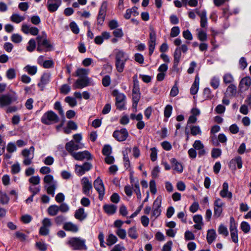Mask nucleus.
I'll return each mask as SVG.
<instances>
[{
	"mask_svg": "<svg viewBox=\"0 0 251 251\" xmlns=\"http://www.w3.org/2000/svg\"><path fill=\"white\" fill-rule=\"evenodd\" d=\"M37 42V50L39 52H48L53 50V46L47 39V35L45 31L36 38Z\"/></svg>",
	"mask_w": 251,
	"mask_h": 251,
	"instance_id": "1",
	"label": "nucleus"
},
{
	"mask_svg": "<svg viewBox=\"0 0 251 251\" xmlns=\"http://www.w3.org/2000/svg\"><path fill=\"white\" fill-rule=\"evenodd\" d=\"M59 121V117L52 110H49L45 112L41 118V122L46 125L56 124Z\"/></svg>",
	"mask_w": 251,
	"mask_h": 251,
	"instance_id": "2",
	"label": "nucleus"
},
{
	"mask_svg": "<svg viewBox=\"0 0 251 251\" xmlns=\"http://www.w3.org/2000/svg\"><path fill=\"white\" fill-rule=\"evenodd\" d=\"M112 95L115 97V105L117 109L123 110L126 109V95L120 93L117 89H114L112 93Z\"/></svg>",
	"mask_w": 251,
	"mask_h": 251,
	"instance_id": "3",
	"label": "nucleus"
},
{
	"mask_svg": "<svg viewBox=\"0 0 251 251\" xmlns=\"http://www.w3.org/2000/svg\"><path fill=\"white\" fill-rule=\"evenodd\" d=\"M44 182L47 185H45L47 193L51 195H54V191L57 187V182L53 180V177L51 175H47L44 176Z\"/></svg>",
	"mask_w": 251,
	"mask_h": 251,
	"instance_id": "4",
	"label": "nucleus"
},
{
	"mask_svg": "<svg viewBox=\"0 0 251 251\" xmlns=\"http://www.w3.org/2000/svg\"><path fill=\"white\" fill-rule=\"evenodd\" d=\"M85 240L80 237L71 238L67 244L70 245L74 250H86V246L85 244Z\"/></svg>",
	"mask_w": 251,
	"mask_h": 251,
	"instance_id": "5",
	"label": "nucleus"
},
{
	"mask_svg": "<svg viewBox=\"0 0 251 251\" xmlns=\"http://www.w3.org/2000/svg\"><path fill=\"white\" fill-rule=\"evenodd\" d=\"M16 94L12 95L10 94L0 95V107H3L10 105L17 100Z\"/></svg>",
	"mask_w": 251,
	"mask_h": 251,
	"instance_id": "6",
	"label": "nucleus"
},
{
	"mask_svg": "<svg viewBox=\"0 0 251 251\" xmlns=\"http://www.w3.org/2000/svg\"><path fill=\"white\" fill-rule=\"evenodd\" d=\"M156 33L153 27H150V34L149 39V54L151 55L154 51L156 46Z\"/></svg>",
	"mask_w": 251,
	"mask_h": 251,
	"instance_id": "7",
	"label": "nucleus"
},
{
	"mask_svg": "<svg viewBox=\"0 0 251 251\" xmlns=\"http://www.w3.org/2000/svg\"><path fill=\"white\" fill-rule=\"evenodd\" d=\"M34 147L31 146L29 149H25L22 151V154L24 157L25 159L23 161V164L25 165L28 166L32 162V159L34 157Z\"/></svg>",
	"mask_w": 251,
	"mask_h": 251,
	"instance_id": "8",
	"label": "nucleus"
},
{
	"mask_svg": "<svg viewBox=\"0 0 251 251\" xmlns=\"http://www.w3.org/2000/svg\"><path fill=\"white\" fill-rule=\"evenodd\" d=\"M107 9V2L103 1L99 9L97 16V24L102 25L105 20L106 13Z\"/></svg>",
	"mask_w": 251,
	"mask_h": 251,
	"instance_id": "9",
	"label": "nucleus"
},
{
	"mask_svg": "<svg viewBox=\"0 0 251 251\" xmlns=\"http://www.w3.org/2000/svg\"><path fill=\"white\" fill-rule=\"evenodd\" d=\"M94 187L99 193V199L102 201L105 194V189L102 179L98 177L94 181Z\"/></svg>",
	"mask_w": 251,
	"mask_h": 251,
	"instance_id": "10",
	"label": "nucleus"
},
{
	"mask_svg": "<svg viewBox=\"0 0 251 251\" xmlns=\"http://www.w3.org/2000/svg\"><path fill=\"white\" fill-rule=\"evenodd\" d=\"M129 135L127 129L123 128L120 130H116L113 133V137L119 142L125 141Z\"/></svg>",
	"mask_w": 251,
	"mask_h": 251,
	"instance_id": "11",
	"label": "nucleus"
},
{
	"mask_svg": "<svg viewBox=\"0 0 251 251\" xmlns=\"http://www.w3.org/2000/svg\"><path fill=\"white\" fill-rule=\"evenodd\" d=\"M92 168V164L86 162L81 165L76 164L75 165V171L77 176H81L86 172L90 171Z\"/></svg>",
	"mask_w": 251,
	"mask_h": 251,
	"instance_id": "12",
	"label": "nucleus"
},
{
	"mask_svg": "<svg viewBox=\"0 0 251 251\" xmlns=\"http://www.w3.org/2000/svg\"><path fill=\"white\" fill-rule=\"evenodd\" d=\"M224 205V203L220 198L216 199L214 202V217L215 218H218L221 216Z\"/></svg>",
	"mask_w": 251,
	"mask_h": 251,
	"instance_id": "13",
	"label": "nucleus"
},
{
	"mask_svg": "<svg viewBox=\"0 0 251 251\" xmlns=\"http://www.w3.org/2000/svg\"><path fill=\"white\" fill-rule=\"evenodd\" d=\"M72 156L75 160L80 161H82L85 159H87V160H90L93 159L92 155L87 151L72 153Z\"/></svg>",
	"mask_w": 251,
	"mask_h": 251,
	"instance_id": "14",
	"label": "nucleus"
},
{
	"mask_svg": "<svg viewBox=\"0 0 251 251\" xmlns=\"http://www.w3.org/2000/svg\"><path fill=\"white\" fill-rule=\"evenodd\" d=\"M82 186L83 193L87 196H89L90 191L92 189L93 186L91 181L87 177H83L81 180Z\"/></svg>",
	"mask_w": 251,
	"mask_h": 251,
	"instance_id": "15",
	"label": "nucleus"
},
{
	"mask_svg": "<svg viewBox=\"0 0 251 251\" xmlns=\"http://www.w3.org/2000/svg\"><path fill=\"white\" fill-rule=\"evenodd\" d=\"M61 0H48L47 7L50 12L56 11L61 5Z\"/></svg>",
	"mask_w": 251,
	"mask_h": 251,
	"instance_id": "16",
	"label": "nucleus"
},
{
	"mask_svg": "<svg viewBox=\"0 0 251 251\" xmlns=\"http://www.w3.org/2000/svg\"><path fill=\"white\" fill-rule=\"evenodd\" d=\"M90 80L87 77L78 79L73 85L74 89H81L89 85Z\"/></svg>",
	"mask_w": 251,
	"mask_h": 251,
	"instance_id": "17",
	"label": "nucleus"
},
{
	"mask_svg": "<svg viewBox=\"0 0 251 251\" xmlns=\"http://www.w3.org/2000/svg\"><path fill=\"white\" fill-rule=\"evenodd\" d=\"M50 77L51 75L50 73H44L42 75L40 81L37 84V86L40 88L41 91H43L45 86L50 82Z\"/></svg>",
	"mask_w": 251,
	"mask_h": 251,
	"instance_id": "18",
	"label": "nucleus"
},
{
	"mask_svg": "<svg viewBox=\"0 0 251 251\" xmlns=\"http://www.w3.org/2000/svg\"><path fill=\"white\" fill-rule=\"evenodd\" d=\"M243 161L242 158L240 156H237L234 158L232 159L229 163L228 166L230 168L236 170V165H237L238 169L242 168Z\"/></svg>",
	"mask_w": 251,
	"mask_h": 251,
	"instance_id": "19",
	"label": "nucleus"
},
{
	"mask_svg": "<svg viewBox=\"0 0 251 251\" xmlns=\"http://www.w3.org/2000/svg\"><path fill=\"white\" fill-rule=\"evenodd\" d=\"M161 202L160 200L156 199L153 203V208L152 216L156 218L158 217L161 213Z\"/></svg>",
	"mask_w": 251,
	"mask_h": 251,
	"instance_id": "20",
	"label": "nucleus"
},
{
	"mask_svg": "<svg viewBox=\"0 0 251 251\" xmlns=\"http://www.w3.org/2000/svg\"><path fill=\"white\" fill-rule=\"evenodd\" d=\"M220 195L222 198H227L231 199L232 198V194L231 192L228 191V184L226 182H225L223 184L222 190L220 192Z\"/></svg>",
	"mask_w": 251,
	"mask_h": 251,
	"instance_id": "21",
	"label": "nucleus"
},
{
	"mask_svg": "<svg viewBox=\"0 0 251 251\" xmlns=\"http://www.w3.org/2000/svg\"><path fill=\"white\" fill-rule=\"evenodd\" d=\"M128 56L126 53L122 50H117L115 54V61L126 62Z\"/></svg>",
	"mask_w": 251,
	"mask_h": 251,
	"instance_id": "22",
	"label": "nucleus"
},
{
	"mask_svg": "<svg viewBox=\"0 0 251 251\" xmlns=\"http://www.w3.org/2000/svg\"><path fill=\"white\" fill-rule=\"evenodd\" d=\"M63 228L66 231L74 233H76L78 231V226L71 222H65L63 225Z\"/></svg>",
	"mask_w": 251,
	"mask_h": 251,
	"instance_id": "23",
	"label": "nucleus"
},
{
	"mask_svg": "<svg viewBox=\"0 0 251 251\" xmlns=\"http://www.w3.org/2000/svg\"><path fill=\"white\" fill-rule=\"evenodd\" d=\"M196 13L201 18V27L204 28L207 26V19L206 17V12L205 10L200 12L197 9L196 10Z\"/></svg>",
	"mask_w": 251,
	"mask_h": 251,
	"instance_id": "24",
	"label": "nucleus"
},
{
	"mask_svg": "<svg viewBox=\"0 0 251 251\" xmlns=\"http://www.w3.org/2000/svg\"><path fill=\"white\" fill-rule=\"evenodd\" d=\"M79 145L77 144H75V142L72 140L67 142L65 145L66 150L72 155V153H75L74 151L77 150L79 149Z\"/></svg>",
	"mask_w": 251,
	"mask_h": 251,
	"instance_id": "25",
	"label": "nucleus"
},
{
	"mask_svg": "<svg viewBox=\"0 0 251 251\" xmlns=\"http://www.w3.org/2000/svg\"><path fill=\"white\" fill-rule=\"evenodd\" d=\"M251 85V78L249 76L243 78L239 83V87L244 90H248Z\"/></svg>",
	"mask_w": 251,
	"mask_h": 251,
	"instance_id": "26",
	"label": "nucleus"
},
{
	"mask_svg": "<svg viewBox=\"0 0 251 251\" xmlns=\"http://www.w3.org/2000/svg\"><path fill=\"white\" fill-rule=\"evenodd\" d=\"M200 78L198 75H196L195 80L190 88V93L192 95H196L199 88Z\"/></svg>",
	"mask_w": 251,
	"mask_h": 251,
	"instance_id": "27",
	"label": "nucleus"
},
{
	"mask_svg": "<svg viewBox=\"0 0 251 251\" xmlns=\"http://www.w3.org/2000/svg\"><path fill=\"white\" fill-rule=\"evenodd\" d=\"M117 208V206L114 204H104L103 206V209L105 213H106L108 215H113L115 213L116 210Z\"/></svg>",
	"mask_w": 251,
	"mask_h": 251,
	"instance_id": "28",
	"label": "nucleus"
},
{
	"mask_svg": "<svg viewBox=\"0 0 251 251\" xmlns=\"http://www.w3.org/2000/svg\"><path fill=\"white\" fill-rule=\"evenodd\" d=\"M74 216L76 219L81 221L87 217V215L85 213L83 208L79 207L75 211Z\"/></svg>",
	"mask_w": 251,
	"mask_h": 251,
	"instance_id": "29",
	"label": "nucleus"
},
{
	"mask_svg": "<svg viewBox=\"0 0 251 251\" xmlns=\"http://www.w3.org/2000/svg\"><path fill=\"white\" fill-rule=\"evenodd\" d=\"M170 161L174 170L179 173L183 172V169L182 165L175 158H172Z\"/></svg>",
	"mask_w": 251,
	"mask_h": 251,
	"instance_id": "30",
	"label": "nucleus"
},
{
	"mask_svg": "<svg viewBox=\"0 0 251 251\" xmlns=\"http://www.w3.org/2000/svg\"><path fill=\"white\" fill-rule=\"evenodd\" d=\"M216 237V234L214 229H211L208 230L206 235V240L209 244H211L215 240Z\"/></svg>",
	"mask_w": 251,
	"mask_h": 251,
	"instance_id": "31",
	"label": "nucleus"
},
{
	"mask_svg": "<svg viewBox=\"0 0 251 251\" xmlns=\"http://www.w3.org/2000/svg\"><path fill=\"white\" fill-rule=\"evenodd\" d=\"M24 70L27 72L28 75H33L37 72V67L36 66L27 65L24 68Z\"/></svg>",
	"mask_w": 251,
	"mask_h": 251,
	"instance_id": "32",
	"label": "nucleus"
},
{
	"mask_svg": "<svg viewBox=\"0 0 251 251\" xmlns=\"http://www.w3.org/2000/svg\"><path fill=\"white\" fill-rule=\"evenodd\" d=\"M47 212L50 216H56L59 212L58 206L55 204L50 206L47 209Z\"/></svg>",
	"mask_w": 251,
	"mask_h": 251,
	"instance_id": "33",
	"label": "nucleus"
},
{
	"mask_svg": "<svg viewBox=\"0 0 251 251\" xmlns=\"http://www.w3.org/2000/svg\"><path fill=\"white\" fill-rule=\"evenodd\" d=\"M53 108L58 111V114L62 118H65L64 110L60 101H57L54 103Z\"/></svg>",
	"mask_w": 251,
	"mask_h": 251,
	"instance_id": "34",
	"label": "nucleus"
},
{
	"mask_svg": "<svg viewBox=\"0 0 251 251\" xmlns=\"http://www.w3.org/2000/svg\"><path fill=\"white\" fill-rule=\"evenodd\" d=\"M64 101L71 107H74L77 105V100L75 98L70 96L66 97L64 99Z\"/></svg>",
	"mask_w": 251,
	"mask_h": 251,
	"instance_id": "35",
	"label": "nucleus"
},
{
	"mask_svg": "<svg viewBox=\"0 0 251 251\" xmlns=\"http://www.w3.org/2000/svg\"><path fill=\"white\" fill-rule=\"evenodd\" d=\"M232 241L237 243L238 242V230L237 228H229Z\"/></svg>",
	"mask_w": 251,
	"mask_h": 251,
	"instance_id": "36",
	"label": "nucleus"
},
{
	"mask_svg": "<svg viewBox=\"0 0 251 251\" xmlns=\"http://www.w3.org/2000/svg\"><path fill=\"white\" fill-rule=\"evenodd\" d=\"M66 220V218L65 216L63 215H59L54 218V221L55 224L58 226L62 224L64 225Z\"/></svg>",
	"mask_w": 251,
	"mask_h": 251,
	"instance_id": "37",
	"label": "nucleus"
},
{
	"mask_svg": "<svg viewBox=\"0 0 251 251\" xmlns=\"http://www.w3.org/2000/svg\"><path fill=\"white\" fill-rule=\"evenodd\" d=\"M128 235L129 237L133 239H136L138 238V235L135 226L129 228L128 230Z\"/></svg>",
	"mask_w": 251,
	"mask_h": 251,
	"instance_id": "38",
	"label": "nucleus"
},
{
	"mask_svg": "<svg viewBox=\"0 0 251 251\" xmlns=\"http://www.w3.org/2000/svg\"><path fill=\"white\" fill-rule=\"evenodd\" d=\"M11 21L18 24L25 20V17L20 16L18 14H13L10 17Z\"/></svg>",
	"mask_w": 251,
	"mask_h": 251,
	"instance_id": "39",
	"label": "nucleus"
},
{
	"mask_svg": "<svg viewBox=\"0 0 251 251\" xmlns=\"http://www.w3.org/2000/svg\"><path fill=\"white\" fill-rule=\"evenodd\" d=\"M181 56V52L179 48H176L174 53V62H179Z\"/></svg>",
	"mask_w": 251,
	"mask_h": 251,
	"instance_id": "40",
	"label": "nucleus"
},
{
	"mask_svg": "<svg viewBox=\"0 0 251 251\" xmlns=\"http://www.w3.org/2000/svg\"><path fill=\"white\" fill-rule=\"evenodd\" d=\"M140 97V93H132L133 107L136 108Z\"/></svg>",
	"mask_w": 251,
	"mask_h": 251,
	"instance_id": "41",
	"label": "nucleus"
},
{
	"mask_svg": "<svg viewBox=\"0 0 251 251\" xmlns=\"http://www.w3.org/2000/svg\"><path fill=\"white\" fill-rule=\"evenodd\" d=\"M36 41L34 39H31L28 42V46L26 47V50L29 51H33L36 48Z\"/></svg>",
	"mask_w": 251,
	"mask_h": 251,
	"instance_id": "42",
	"label": "nucleus"
},
{
	"mask_svg": "<svg viewBox=\"0 0 251 251\" xmlns=\"http://www.w3.org/2000/svg\"><path fill=\"white\" fill-rule=\"evenodd\" d=\"M126 62L115 61V67L118 72L121 73L124 71Z\"/></svg>",
	"mask_w": 251,
	"mask_h": 251,
	"instance_id": "43",
	"label": "nucleus"
},
{
	"mask_svg": "<svg viewBox=\"0 0 251 251\" xmlns=\"http://www.w3.org/2000/svg\"><path fill=\"white\" fill-rule=\"evenodd\" d=\"M191 134L193 136L201 135V131L199 126H193L190 127Z\"/></svg>",
	"mask_w": 251,
	"mask_h": 251,
	"instance_id": "44",
	"label": "nucleus"
},
{
	"mask_svg": "<svg viewBox=\"0 0 251 251\" xmlns=\"http://www.w3.org/2000/svg\"><path fill=\"white\" fill-rule=\"evenodd\" d=\"M60 93L64 95L68 94L71 91V87L68 84H63L59 89Z\"/></svg>",
	"mask_w": 251,
	"mask_h": 251,
	"instance_id": "45",
	"label": "nucleus"
},
{
	"mask_svg": "<svg viewBox=\"0 0 251 251\" xmlns=\"http://www.w3.org/2000/svg\"><path fill=\"white\" fill-rule=\"evenodd\" d=\"M233 80V76L229 73L226 74L223 76L224 82L226 84L232 83Z\"/></svg>",
	"mask_w": 251,
	"mask_h": 251,
	"instance_id": "46",
	"label": "nucleus"
},
{
	"mask_svg": "<svg viewBox=\"0 0 251 251\" xmlns=\"http://www.w3.org/2000/svg\"><path fill=\"white\" fill-rule=\"evenodd\" d=\"M220 84V79L219 77L214 76L210 81V85L214 89H216L218 88Z\"/></svg>",
	"mask_w": 251,
	"mask_h": 251,
	"instance_id": "47",
	"label": "nucleus"
},
{
	"mask_svg": "<svg viewBox=\"0 0 251 251\" xmlns=\"http://www.w3.org/2000/svg\"><path fill=\"white\" fill-rule=\"evenodd\" d=\"M173 107L170 104H168L166 106L164 111V115L165 118H169L172 113Z\"/></svg>",
	"mask_w": 251,
	"mask_h": 251,
	"instance_id": "48",
	"label": "nucleus"
},
{
	"mask_svg": "<svg viewBox=\"0 0 251 251\" xmlns=\"http://www.w3.org/2000/svg\"><path fill=\"white\" fill-rule=\"evenodd\" d=\"M218 231L219 234H223L225 236H227L228 235V231L226 226L221 224L219 226Z\"/></svg>",
	"mask_w": 251,
	"mask_h": 251,
	"instance_id": "49",
	"label": "nucleus"
},
{
	"mask_svg": "<svg viewBox=\"0 0 251 251\" xmlns=\"http://www.w3.org/2000/svg\"><path fill=\"white\" fill-rule=\"evenodd\" d=\"M6 77L9 79H13L16 77V72L14 69H8L6 74Z\"/></svg>",
	"mask_w": 251,
	"mask_h": 251,
	"instance_id": "50",
	"label": "nucleus"
},
{
	"mask_svg": "<svg viewBox=\"0 0 251 251\" xmlns=\"http://www.w3.org/2000/svg\"><path fill=\"white\" fill-rule=\"evenodd\" d=\"M133 187L134 188V191L136 194L138 199H141V193L140 190L139 181L137 179H136V181L135 183L134 186Z\"/></svg>",
	"mask_w": 251,
	"mask_h": 251,
	"instance_id": "51",
	"label": "nucleus"
},
{
	"mask_svg": "<svg viewBox=\"0 0 251 251\" xmlns=\"http://www.w3.org/2000/svg\"><path fill=\"white\" fill-rule=\"evenodd\" d=\"M222 154V150L219 148H213L211 151V156L213 158L220 157Z\"/></svg>",
	"mask_w": 251,
	"mask_h": 251,
	"instance_id": "52",
	"label": "nucleus"
},
{
	"mask_svg": "<svg viewBox=\"0 0 251 251\" xmlns=\"http://www.w3.org/2000/svg\"><path fill=\"white\" fill-rule=\"evenodd\" d=\"M226 92L229 93L231 96H234L237 92L236 86L233 84H230L226 89Z\"/></svg>",
	"mask_w": 251,
	"mask_h": 251,
	"instance_id": "53",
	"label": "nucleus"
},
{
	"mask_svg": "<svg viewBox=\"0 0 251 251\" xmlns=\"http://www.w3.org/2000/svg\"><path fill=\"white\" fill-rule=\"evenodd\" d=\"M241 228L245 233H247L250 231L251 227L247 222L244 221L241 224Z\"/></svg>",
	"mask_w": 251,
	"mask_h": 251,
	"instance_id": "54",
	"label": "nucleus"
},
{
	"mask_svg": "<svg viewBox=\"0 0 251 251\" xmlns=\"http://www.w3.org/2000/svg\"><path fill=\"white\" fill-rule=\"evenodd\" d=\"M107 245L110 246L113 245L117 241V238L113 234H110L108 235V239H107Z\"/></svg>",
	"mask_w": 251,
	"mask_h": 251,
	"instance_id": "55",
	"label": "nucleus"
},
{
	"mask_svg": "<svg viewBox=\"0 0 251 251\" xmlns=\"http://www.w3.org/2000/svg\"><path fill=\"white\" fill-rule=\"evenodd\" d=\"M112 152V148L109 145H105L102 150V153L104 155H110Z\"/></svg>",
	"mask_w": 251,
	"mask_h": 251,
	"instance_id": "56",
	"label": "nucleus"
},
{
	"mask_svg": "<svg viewBox=\"0 0 251 251\" xmlns=\"http://www.w3.org/2000/svg\"><path fill=\"white\" fill-rule=\"evenodd\" d=\"M70 27L72 31L75 34H77L79 32V29L75 22H72L70 24Z\"/></svg>",
	"mask_w": 251,
	"mask_h": 251,
	"instance_id": "57",
	"label": "nucleus"
},
{
	"mask_svg": "<svg viewBox=\"0 0 251 251\" xmlns=\"http://www.w3.org/2000/svg\"><path fill=\"white\" fill-rule=\"evenodd\" d=\"M11 40L15 43H19L22 41V37L19 34H13L11 37Z\"/></svg>",
	"mask_w": 251,
	"mask_h": 251,
	"instance_id": "58",
	"label": "nucleus"
},
{
	"mask_svg": "<svg viewBox=\"0 0 251 251\" xmlns=\"http://www.w3.org/2000/svg\"><path fill=\"white\" fill-rule=\"evenodd\" d=\"M180 33V29L178 26H174L171 30L170 36L171 37H175L179 35Z\"/></svg>",
	"mask_w": 251,
	"mask_h": 251,
	"instance_id": "59",
	"label": "nucleus"
},
{
	"mask_svg": "<svg viewBox=\"0 0 251 251\" xmlns=\"http://www.w3.org/2000/svg\"><path fill=\"white\" fill-rule=\"evenodd\" d=\"M36 247L40 251H46L47 245L44 243L37 242L35 244Z\"/></svg>",
	"mask_w": 251,
	"mask_h": 251,
	"instance_id": "60",
	"label": "nucleus"
},
{
	"mask_svg": "<svg viewBox=\"0 0 251 251\" xmlns=\"http://www.w3.org/2000/svg\"><path fill=\"white\" fill-rule=\"evenodd\" d=\"M28 181L30 183L36 185L40 183V178L38 176H33L29 179Z\"/></svg>",
	"mask_w": 251,
	"mask_h": 251,
	"instance_id": "61",
	"label": "nucleus"
},
{
	"mask_svg": "<svg viewBox=\"0 0 251 251\" xmlns=\"http://www.w3.org/2000/svg\"><path fill=\"white\" fill-rule=\"evenodd\" d=\"M6 150L9 153H12L15 151L17 150L16 145L13 142L9 143L7 144Z\"/></svg>",
	"mask_w": 251,
	"mask_h": 251,
	"instance_id": "62",
	"label": "nucleus"
},
{
	"mask_svg": "<svg viewBox=\"0 0 251 251\" xmlns=\"http://www.w3.org/2000/svg\"><path fill=\"white\" fill-rule=\"evenodd\" d=\"M117 235L122 239H124L126 237V232L125 229L118 228L116 232Z\"/></svg>",
	"mask_w": 251,
	"mask_h": 251,
	"instance_id": "63",
	"label": "nucleus"
},
{
	"mask_svg": "<svg viewBox=\"0 0 251 251\" xmlns=\"http://www.w3.org/2000/svg\"><path fill=\"white\" fill-rule=\"evenodd\" d=\"M59 211L63 213H66L69 210V207L66 203H61V204L58 206Z\"/></svg>",
	"mask_w": 251,
	"mask_h": 251,
	"instance_id": "64",
	"label": "nucleus"
}]
</instances>
